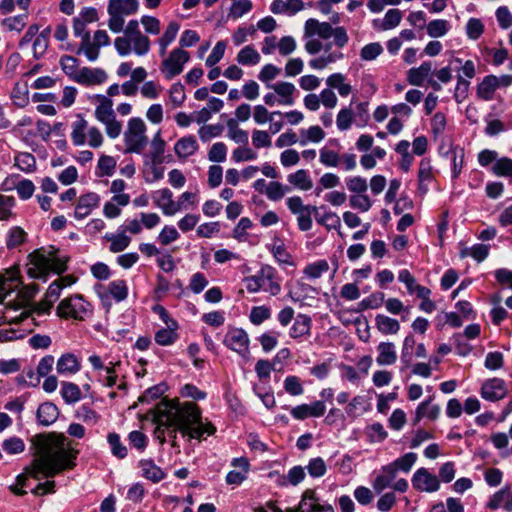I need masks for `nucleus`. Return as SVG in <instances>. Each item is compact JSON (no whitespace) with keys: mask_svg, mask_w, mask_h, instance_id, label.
I'll use <instances>...</instances> for the list:
<instances>
[{"mask_svg":"<svg viewBox=\"0 0 512 512\" xmlns=\"http://www.w3.org/2000/svg\"><path fill=\"white\" fill-rule=\"evenodd\" d=\"M34 459L25 468V475L34 479L50 478L74 468L78 450L63 434L37 435L32 440Z\"/></svg>","mask_w":512,"mask_h":512,"instance_id":"f257e3e1","label":"nucleus"},{"mask_svg":"<svg viewBox=\"0 0 512 512\" xmlns=\"http://www.w3.org/2000/svg\"><path fill=\"white\" fill-rule=\"evenodd\" d=\"M154 422L155 437L161 444L164 443L163 426H176L183 436L189 439H201L204 435L215 433V426L202 418V412L194 402H181L178 399H165L155 407Z\"/></svg>","mask_w":512,"mask_h":512,"instance_id":"f03ea898","label":"nucleus"},{"mask_svg":"<svg viewBox=\"0 0 512 512\" xmlns=\"http://www.w3.org/2000/svg\"><path fill=\"white\" fill-rule=\"evenodd\" d=\"M67 261L68 258L53 247L35 250L29 255L27 274L31 278L46 280L50 272L63 273L67 269Z\"/></svg>","mask_w":512,"mask_h":512,"instance_id":"7ed1b4c3","label":"nucleus"},{"mask_svg":"<svg viewBox=\"0 0 512 512\" xmlns=\"http://www.w3.org/2000/svg\"><path fill=\"white\" fill-rule=\"evenodd\" d=\"M123 32L122 36L116 37L114 40L115 50L120 56L124 57L133 53L141 57L149 53L151 41L140 30L138 20H130L123 29Z\"/></svg>","mask_w":512,"mask_h":512,"instance_id":"20e7f679","label":"nucleus"},{"mask_svg":"<svg viewBox=\"0 0 512 512\" xmlns=\"http://www.w3.org/2000/svg\"><path fill=\"white\" fill-rule=\"evenodd\" d=\"M125 154H143L149 144L147 126L139 117L130 118L123 132Z\"/></svg>","mask_w":512,"mask_h":512,"instance_id":"39448f33","label":"nucleus"},{"mask_svg":"<svg viewBox=\"0 0 512 512\" xmlns=\"http://www.w3.org/2000/svg\"><path fill=\"white\" fill-rule=\"evenodd\" d=\"M37 292L35 286H26L18 290L17 298L9 301L4 307V317L9 323H20L26 319L29 314V303Z\"/></svg>","mask_w":512,"mask_h":512,"instance_id":"423d86ee","label":"nucleus"},{"mask_svg":"<svg viewBox=\"0 0 512 512\" xmlns=\"http://www.w3.org/2000/svg\"><path fill=\"white\" fill-rule=\"evenodd\" d=\"M139 9L138 0H109L107 26L113 33H120L125 28V17L135 14Z\"/></svg>","mask_w":512,"mask_h":512,"instance_id":"0eeeda50","label":"nucleus"},{"mask_svg":"<svg viewBox=\"0 0 512 512\" xmlns=\"http://www.w3.org/2000/svg\"><path fill=\"white\" fill-rule=\"evenodd\" d=\"M97 104L94 116L104 125L107 136L111 139L118 138L122 133V123L117 120L113 109V101L106 96H97Z\"/></svg>","mask_w":512,"mask_h":512,"instance_id":"6e6552de","label":"nucleus"},{"mask_svg":"<svg viewBox=\"0 0 512 512\" xmlns=\"http://www.w3.org/2000/svg\"><path fill=\"white\" fill-rule=\"evenodd\" d=\"M71 139L74 145L83 146L87 144L91 148L102 146L104 137L100 129L96 126H89L88 122L78 117L72 123Z\"/></svg>","mask_w":512,"mask_h":512,"instance_id":"1a4fd4ad","label":"nucleus"},{"mask_svg":"<svg viewBox=\"0 0 512 512\" xmlns=\"http://www.w3.org/2000/svg\"><path fill=\"white\" fill-rule=\"evenodd\" d=\"M245 287L251 293L263 289L273 296L281 291L280 284L275 280V270L269 265L262 266L256 275L246 278Z\"/></svg>","mask_w":512,"mask_h":512,"instance_id":"9d476101","label":"nucleus"},{"mask_svg":"<svg viewBox=\"0 0 512 512\" xmlns=\"http://www.w3.org/2000/svg\"><path fill=\"white\" fill-rule=\"evenodd\" d=\"M90 312V303L79 294L64 298L57 307V315L61 318L84 320Z\"/></svg>","mask_w":512,"mask_h":512,"instance_id":"9b49d317","label":"nucleus"},{"mask_svg":"<svg viewBox=\"0 0 512 512\" xmlns=\"http://www.w3.org/2000/svg\"><path fill=\"white\" fill-rule=\"evenodd\" d=\"M110 44V37L105 30H96L91 37L83 34L77 54H83L90 62H95L100 55V48Z\"/></svg>","mask_w":512,"mask_h":512,"instance_id":"f8f14e48","label":"nucleus"},{"mask_svg":"<svg viewBox=\"0 0 512 512\" xmlns=\"http://www.w3.org/2000/svg\"><path fill=\"white\" fill-rule=\"evenodd\" d=\"M189 60V52L182 48H175L162 61L160 71L167 80H171L182 73L184 65Z\"/></svg>","mask_w":512,"mask_h":512,"instance_id":"ddd939ff","label":"nucleus"},{"mask_svg":"<svg viewBox=\"0 0 512 512\" xmlns=\"http://www.w3.org/2000/svg\"><path fill=\"white\" fill-rule=\"evenodd\" d=\"M224 345L240 356L247 358L249 356V336L246 331L240 328H232L226 333Z\"/></svg>","mask_w":512,"mask_h":512,"instance_id":"4468645a","label":"nucleus"},{"mask_svg":"<svg viewBox=\"0 0 512 512\" xmlns=\"http://www.w3.org/2000/svg\"><path fill=\"white\" fill-rule=\"evenodd\" d=\"M413 487L422 492L432 493L439 489V479L426 468H419L412 477Z\"/></svg>","mask_w":512,"mask_h":512,"instance_id":"2eb2a0df","label":"nucleus"},{"mask_svg":"<svg viewBox=\"0 0 512 512\" xmlns=\"http://www.w3.org/2000/svg\"><path fill=\"white\" fill-rule=\"evenodd\" d=\"M508 393L506 383L503 379L492 378L485 381L481 388V396L488 401H499Z\"/></svg>","mask_w":512,"mask_h":512,"instance_id":"dca6fc26","label":"nucleus"},{"mask_svg":"<svg viewBox=\"0 0 512 512\" xmlns=\"http://www.w3.org/2000/svg\"><path fill=\"white\" fill-rule=\"evenodd\" d=\"M99 203L100 197L95 192H88L81 195L75 206L74 217L79 220L86 218L98 207Z\"/></svg>","mask_w":512,"mask_h":512,"instance_id":"f3484780","label":"nucleus"},{"mask_svg":"<svg viewBox=\"0 0 512 512\" xmlns=\"http://www.w3.org/2000/svg\"><path fill=\"white\" fill-rule=\"evenodd\" d=\"M155 204L162 210L166 216H173L181 211V204H176L173 200V193L168 188H163L154 193Z\"/></svg>","mask_w":512,"mask_h":512,"instance_id":"a211bd4d","label":"nucleus"},{"mask_svg":"<svg viewBox=\"0 0 512 512\" xmlns=\"http://www.w3.org/2000/svg\"><path fill=\"white\" fill-rule=\"evenodd\" d=\"M287 512H334V509L329 504L318 502L311 491H305L298 507Z\"/></svg>","mask_w":512,"mask_h":512,"instance_id":"6ab92c4d","label":"nucleus"},{"mask_svg":"<svg viewBox=\"0 0 512 512\" xmlns=\"http://www.w3.org/2000/svg\"><path fill=\"white\" fill-rule=\"evenodd\" d=\"M21 281L17 268L6 270L0 274V303L12 292L19 289Z\"/></svg>","mask_w":512,"mask_h":512,"instance_id":"aec40b11","label":"nucleus"},{"mask_svg":"<svg viewBox=\"0 0 512 512\" xmlns=\"http://www.w3.org/2000/svg\"><path fill=\"white\" fill-rule=\"evenodd\" d=\"M334 28L328 22H319L314 18L306 20L304 25V38L319 36L321 39L332 37Z\"/></svg>","mask_w":512,"mask_h":512,"instance_id":"412c9836","label":"nucleus"},{"mask_svg":"<svg viewBox=\"0 0 512 512\" xmlns=\"http://www.w3.org/2000/svg\"><path fill=\"white\" fill-rule=\"evenodd\" d=\"M107 73L100 68L83 67L77 73L75 82L82 85H98L105 82Z\"/></svg>","mask_w":512,"mask_h":512,"instance_id":"4be33fe9","label":"nucleus"},{"mask_svg":"<svg viewBox=\"0 0 512 512\" xmlns=\"http://www.w3.org/2000/svg\"><path fill=\"white\" fill-rule=\"evenodd\" d=\"M326 406L322 401H315L312 404H302L291 409V415L297 420H304L308 417H320L325 413Z\"/></svg>","mask_w":512,"mask_h":512,"instance_id":"5701e85b","label":"nucleus"},{"mask_svg":"<svg viewBox=\"0 0 512 512\" xmlns=\"http://www.w3.org/2000/svg\"><path fill=\"white\" fill-rule=\"evenodd\" d=\"M231 465L235 467L236 470H232L227 474L226 482L229 485H240L247 478L250 468L249 462L244 457L234 458Z\"/></svg>","mask_w":512,"mask_h":512,"instance_id":"b1692460","label":"nucleus"},{"mask_svg":"<svg viewBox=\"0 0 512 512\" xmlns=\"http://www.w3.org/2000/svg\"><path fill=\"white\" fill-rule=\"evenodd\" d=\"M75 281V277H73L72 275H67L64 277H59L54 282H52L45 293L48 305H54V303L61 296L62 290L64 288L72 286L75 283Z\"/></svg>","mask_w":512,"mask_h":512,"instance_id":"393cba45","label":"nucleus"},{"mask_svg":"<svg viewBox=\"0 0 512 512\" xmlns=\"http://www.w3.org/2000/svg\"><path fill=\"white\" fill-rule=\"evenodd\" d=\"M269 88L273 89L275 94L279 97L278 104L291 106L294 104V93L296 92V87L293 83L280 81L272 85H268Z\"/></svg>","mask_w":512,"mask_h":512,"instance_id":"a878e982","label":"nucleus"},{"mask_svg":"<svg viewBox=\"0 0 512 512\" xmlns=\"http://www.w3.org/2000/svg\"><path fill=\"white\" fill-rule=\"evenodd\" d=\"M199 148L198 142L193 135H188L178 139L174 145V152L179 159H187L194 155Z\"/></svg>","mask_w":512,"mask_h":512,"instance_id":"bb28decb","label":"nucleus"},{"mask_svg":"<svg viewBox=\"0 0 512 512\" xmlns=\"http://www.w3.org/2000/svg\"><path fill=\"white\" fill-rule=\"evenodd\" d=\"M500 507H503L506 511H512V491L508 485L495 492L487 503V508L491 510Z\"/></svg>","mask_w":512,"mask_h":512,"instance_id":"cd10ccee","label":"nucleus"},{"mask_svg":"<svg viewBox=\"0 0 512 512\" xmlns=\"http://www.w3.org/2000/svg\"><path fill=\"white\" fill-rule=\"evenodd\" d=\"M395 478L394 468L387 464L381 467L379 474L372 482V487L376 493L380 494L384 489L392 487Z\"/></svg>","mask_w":512,"mask_h":512,"instance_id":"c85d7f7f","label":"nucleus"},{"mask_svg":"<svg viewBox=\"0 0 512 512\" xmlns=\"http://www.w3.org/2000/svg\"><path fill=\"white\" fill-rule=\"evenodd\" d=\"M56 369L61 375H73L80 371L81 365L74 354L66 353L58 359Z\"/></svg>","mask_w":512,"mask_h":512,"instance_id":"c756f323","label":"nucleus"},{"mask_svg":"<svg viewBox=\"0 0 512 512\" xmlns=\"http://www.w3.org/2000/svg\"><path fill=\"white\" fill-rule=\"evenodd\" d=\"M316 289L302 281H297L289 289L288 295L293 302L304 303L307 299L313 298Z\"/></svg>","mask_w":512,"mask_h":512,"instance_id":"7c9ffc66","label":"nucleus"},{"mask_svg":"<svg viewBox=\"0 0 512 512\" xmlns=\"http://www.w3.org/2000/svg\"><path fill=\"white\" fill-rule=\"evenodd\" d=\"M180 25L176 21H171L163 34L157 39L159 47V55L164 57L167 53L168 46L176 39Z\"/></svg>","mask_w":512,"mask_h":512,"instance_id":"2f4dec72","label":"nucleus"},{"mask_svg":"<svg viewBox=\"0 0 512 512\" xmlns=\"http://www.w3.org/2000/svg\"><path fill=\"white\" fill-rule=\"evenodd\" d=\"M378 356L376 362L380 366L392 365L397 360L395 345L392 342H381L377 346Z\"/></svg>","mask_w":512,"mask_h":512,"instance_id":"473e14b6","label":"nucleus"},{"mask_svg":"<svg viewBox=\"0 0 512 512\" xmlns=\"http://www.w3.org/2000/svg\"><path fill=\"white\" fill-rule=\"evenodd\" d=\"M326 136L325 131L318 125L299 130V144L306 146L309 143H320Z\"/></svg>","mask_w":512,"mask_h":512,"instance_id":"72a5a7b5","label":"nucleus"},{"mask_svg":"<svg viewBox=\"0 0 512 512\" xmlns=\"http://www.w3.org/2000/svg\"><path fill=\"white\" fill-rule=\"evenodd\" d=\"M304 7L302 0H274L270 10L274 14H295Z\"/></svg>","mask_w":512,"mask_h":512,"instance_id":"f704fd0d","label":"nucleus"},{"mask_svg":"<svg viewBox=\"0 0 512 512\" xmlns=\"http://www.w3.org/2000/svg\"><path fill=\"white\" fill-rule=\"evenodd\" d=\"M402 16H403V14L399 9H396V8L389 9L386 12L382 21H379V20L374 21V23H373L374 28L379 31H387V30L394 29L400 24Z\"/></svg>","mask_w":512,"mask_h":512,"instance_id":"c9c22d12","label":"nucleus"},{"mask_svg":"<svg viewBox=\"0 0 512 512\" xmlns=\"http://www.w3.org/2000/svg\"><path fill=\"white\" fill-rule=\"evenodd\" d=\"M59 415L57 406L51 402L42 403L37 409L38 422L43 426L54 423Z\"/></svg>","mask_w":512,"mask_h":512,"instance_id":"e433bc0d","label":"nucleus"},{"mask_svg":"<svg viewBox=\"0 0 512 512\" xmlns=\"http://www.w3.org/2000/svg\"><path fill=\"white\" fill-rule=\"evenodd\" d=\"M431 62H423L419 67L411 68L407 73V80L411 85L421 86L432 72Z\"/></svg>","mask_w":512,"mask_h":512,"instance_id":"4c0bfd02","label":"nucleus"},{"mask_svg":"<svg viewBox=\"0 0 512 512\" xmlns=\"http://www.w3.org/2000/svg\"><path fill=\"white\" fill-rule=\"evenodd\" d=\"M311 330V318L305 314H298L289 332L290 337L297 339L309 336Z\"/></svg>","mask_w":512,"mask_h":512,"instance_id":"58836bf2","label":"nucleus"},{"mask_svg":"<svg viewBox=\"0 0 512 512\" xmlns=\"http://www.w3.org/2000/svg\"><path fill=\"white\" fill-rule=\"evenodd\" d=\"M498 89L495 75H488L477 86V96L485 101L493 99L495 91Z\"/></svg>","mask_w":512,"mask_h":512,"instance_id":"ea45409f","label":"nucleus"},{"mask_svg":"<svg viewBox=\"0 0 512 512\" xmlns=\"http://www.w3.org/2000/svg\"><path fill=\"white\" fill-rule=\"evenodd\" d=\"M375 325L378 331L384 335H394L397 334L400 330V324L398 320L383 314L376 315Z\"/></svg>","mask_w":512,"mask_h":512,"instance_id":"a19ab883","label":"nucleus"},{"mask_svg":"<svg viewBox=\"0 0 512 512\" xmlns=\"http://www.w3.org/2000/svg\"><path fill=\"white\" fill-rule=\"evenodd\" d=\"M236 60L243 66H255L260 63L261 55L252 45H246L238 52Z\"/></svg>","mask_w":512,"mask_h":512,"instance_id":"79ce46f5","label":"nucleus"},{"mask_svg":"<svg viewBox=\"0 0 512 512\" xmlns=\"http://www.w3.org/2000/svg\"><path fill=\"white\" fill-rule=\"evenodd\" d=\"M104 239L110 242L109 250L113 253H118L125 250L131 242L130 237L126 235L125 231H121L115 234L107 233L104 236Z\"/></svg>","mask_w":512,"mask_h":512,"instance_id":"37998d69","label":"nucleus"},{"mask_svg":"<svg viewBox=\"0 0 512 512\" xmlns=\"http://www.w3.org/2000/svg\"><path fill=\"white\" fill-rule=\"evenodd\" d=\"M287 179L291 185L302 191H308L313 187V181L308 172L304 169H299L289 174Z\"/></svg>","mask_w":512,"mask_h":512,"instance_id":"c03bdc74","label":"nucleus"},{"mask_svg":"<svg viewBox=\"0 0 512 512\" xmlns=\"http://www.w3.org/2000/svg\"><path fill=\"white\" fill-rule=\"evenodd\" d=\"M326 83L331 89H337L342 97L348 96L352 91L351 85L346 83V77L342 73L331 74L327 77Z\"/></svg>","mask_w":512,"mask_h":512,"instance_id":"a18cd8bd","label":"nucleus"},{"mask_svg":"<svg viewBox=\"0 0 512 512\" xmlns=\"http://www.w3.org/2000/svg\"><path fill=\"white\" fill-rule=\"evenodd\" d=\"M433 179V167L431 161L427 158H424L420 161L419 170H418V180H419V188L424 193L428 190L427 185Z\"/></svg>","mask_w":512,"mask_h":512,"instance_id":"49530a36","label":"nucleus"},{"mask_svg":"<svg viewBox=\"0 0 512 512\" xmlns=\"http://www.w3.org/2000/svg\"><path fill=\"white\" fill-rule=\"evenodd\" d=\"M165 146H166V143L161 136V132L160 131L156 132L151 141L150 153H149V157L153 163L159 164V163L163 162Z\"/></svg>","mask_w":512,"mask_h":512,"instance_id":"de8ad7c7","label":"nucleus"},{"mask_svg":"<svg viewBox=\"0 0 512 512\" xmlns=\"http://www.w3.org/2000/svg\"><path fill=\"white\" fill-rule=\"evenodd\" d=\"M177 323L174 320H170V324L167 325V328L160 329L155 334V341L159 345L167 346L174 343L177 338V334L175 330L177 329Z\"/></svg>","mask_w":512,"mask_h":512,"instance_id":"09e8293b","label":"nucleus"},{"mask_svg":"<svg viewBox=\"0 0 512 512\" xmlns=\"http://www.w3.org/2000/svg\"><path fill=\"white\" fill-rule=\"evenodd\" d=\"M226 125L228 129L227 136L229 139L239 145L248 144V133L239 127L237 120L231 118L227 121Z\"/></svg>","mask_w":512,"mask_h":512,"instance_id":"8fccbe9b","label":"nucleus"},{"mask_svg":"<svg viewBox=\"0 0 512 512\" xmlns=\"http://www.w3.org/2000/svg\"><path fill=\"white\" fill-rule=\"evenodd\" d=\"M439 414L440 407L438 405H431L430 400L424 401L416 409L414 422L417 424L424 417L435 420L438 418Z\"/></svg>","mask_w":512,"mask_h":512,"instance_id":"3c124183","label":"nucleus"},{"mask_svg":"<svg viewBox=\"0 0 512 512\" xmlns=\"http://www.w3.org/2000/svg\"><path fill=\"white\" fill-rule=\"evenodd\" d=\"M50 28L47 27L40 32L33 42V56L35 59L42 57L49 46Z\"/></svg>","mask_w":512,"mask_h":512,"instance_id":"603ef678","label":"nucleus"},{"mask_svg":"<svg viewBox=\"0 0 512 512\" xmlns=\"http://www.w3.org/2000/svg\"><path fill=\"white\" fill-rule=\"evenodd\" d=\"M140 467L143 476L153 482H159L165 477V473L161 468L156 466L151 460H142L140 462Z\"/></svg>","mask_w":512,"mask_h":512,"instance_id":"864d4df0","label":"nucleus"},{"mask_svg":"<svg viewBox=\"0 0 512 512\" xmlns=\"http://www.w3.org/2000/svg\"><path fill=\"white\" fill-rule=\"evenodd\" d=\"M107 292L113 299L120 302L127 298L128 286L122 279L114 280L108 284Z\"/></svg>","mask_w":512,"mask_h":512,"instance_id":"5fc2aeb1","label":"nucleus"},{"mask_svg":"<svg viewBox=\"0 0 512 512\" xmlns=\"http://www.w3.org/2000/svg\"><path fill=\"white\" fill-rule=\"evenodd\" d=\"M417 460V454L413 452L406 453L404 456L396 459L389 466L394 468V472L397 474L398 471L408 473Z\"/></svg>","mask_w":512,"mask_h":512,"instance_id":"6e6d98bb","label":"nucleus"},{"mask_svg":"<svg viewBox=\"0 0 512 512\" xmlns=\"http://www.w3.org/2000/svg\"><path fill=\"white\" fill-rule=\"evenodd\" d=\"M288 191V186H285L278 181H272L266 186L264 194L269 200L276 202L281 200L288 193Z\"/></svg>","mask_w":512,"mask_h":512,"instance_id":"4d7b16f0","label":"nucleus"},{"mask_svg":"<svg viewBox=\"0 0 512 512\" xmlns=\"http://www.w3.org/2000/svg\"><path fill=\"white\" fill-rule=\"evenodd\" d=\"M329 270V264L326 260H318L313 263L308 264L304 270V275L309 279H318L324 273Z\"/></svg>","mask_w":512,"mask_h":512,"instance_id":"13d9d810","label":"nucleus"},{"mask_svg":"<svg viewBox=\"0 0 512 512\" xmlns=\"http://www.w3.org/2000/svg\"><path fill=\"white\" fill-rule=\"evenodd\" d=\"M15 166L25 173H31L36 169L35 157L28 152H20L15 156Z\"/></svg>","mask_w":512,"mask_h":512,"instance_id":"bf43d9fd","label":"nucleus"},{"mask_svg":"<svg viewBox=\"0 0 512 512\" xmlns=\"http://www.w3.org/2000/svg\"><path fill=\"white\" fill-rule=\"evenodd\" d=\"M61 396L67 404H72L81 399V390L72 382H63L61 386Z\"/></svg>","mask_w":512,"mask_h":512,"instance_id":"052dcab7","label":"nucleus"},{"mask_svg":"<svg viewBox=\"0 0 512 512\" xmlns=\"http://www.w3.org/2000/svg\"><path fill=\"white\" fill-rule=\"evenodd\" d=\"M258 154L248 146V144H241L239 147L232 151V159L235 162H245L256 160Z\"/></svg>","mask_w":512,"mask_h":512,"instance_id":"680f3d73","label":"nucleus"},{"mask_svg":"<svg viewBox=\"0 0 512 512\" xmlns=\"http://www.w3.org/2000/svg\"><path fill=\"white\" fill-rule=\"evenodd\" d=\"M450 29V24L447 20L436 19L432 20L427 25V34L430 37L438 38L444 36Z\"/></svg>","mask_w":512,"mask_h":512,"instance_id":"e2e57ef3","label":"nucleus"},{"mask_svg":"<svg viewBox=\"0 0 512 512\" xmlns=\"http://www.w3.org/2000/svg\"><path fill=\"white\" fill-rule=\"evenodd\" d=\"M180 238V233L172 225H165L157 236L158 242L163 246H168Z\"/></svg>","mask_w":512,"mask_h":512,"instance_id":"0e129e2a","label":"nucleus"},{"mask_svg":"<svg viewBox=\"0 0 512 512\" xmlns=\"http://www.w3.org/2000/svg\"><path fill=\"white\" fill-rule=\"evenodd\" d=\"M319 161L326 167H337L341 163V158L336 151L323 147L319 151Z\"/></svg>","mask_w":512,"mask_h":512,"instance_id":"69168bd1","label":"nucleus"},{"mask_svg":"<svg viewBox=\"0 0 512 512\" xmlns=\"http://www.w3.org/2000/svg\"><path fill=\"white\" fill-rule=\"evenodd\" d=\"M489 253V246L484 244H476L472 246L471 248L463 249L460 253V256L462 258L471 256L476 261L481 262L483 261Z\"/></svg>","mask_w":512,"mask_h":512,"instance_id":"338daca9","label":"nucleus"},{"mask_svg":"<svg viewBox=\"0 0 512 512\" xmlns=\"http://www.w3.org/2000/svg\"><path fill=\"white\" fill-rule=\"evenodd\" d=\"M60 66L66 75L75 80V77L80 70L78 67V60L75 57L69 55L62 56L60 58Z\"/></svg>","mask_w":512,"mask_h":512,"instance_id":"774afa93","label":"nucleus"}]
</instances>
